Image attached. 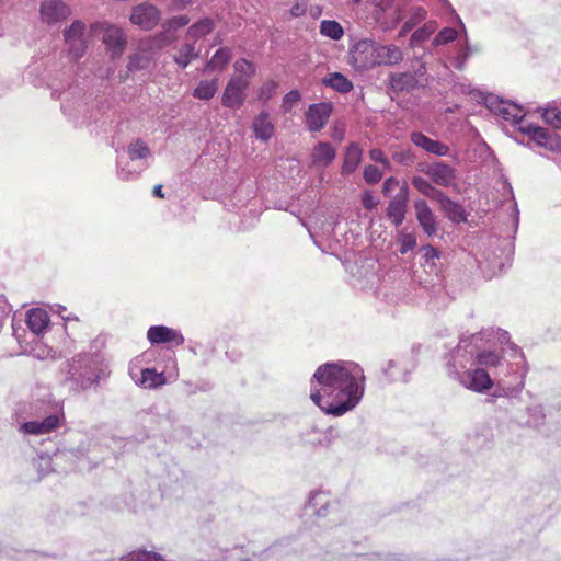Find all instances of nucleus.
I'll return each instance as SVG.
<instances>
[{
	"label": "nucleus",
	"instance_id": "9b49d317",
	"mask_svg": "<svg viewBox=\"0 0 561 561\" xmlns=\"http://www.w3.org/2000/svg\"><path fill=\"white\" fill-rule=\"evenodd\" d=\"M409 196V185L407 182H403L399 192L388 204L386 216L394 227L401 226L405 219Z\"/></svg>",
	"mask_w": 561,
	"mask_h": 561
},
{
	"label": "nucleus",
	"instance_id": "2f4dec72",
	"mask_svg": "<svg viewBox=\"0 0 561 561\" xmlns=\"http://www.w3.org/2000/svg\"><path fill=\"white\" fill-rule=\"evenodd\" d=\"M411 184L424 196L435 201L443 192L435 186V184L421 175H414L411 179Z\"/></svg>",
	"mask_w": 561,
	"mask_h": 561
},
{
	"label": "nucleus",
	"instance_id": "37998d69",
	"mask_svg": "<svg viewBox=\"0 0 561 561\" xmlns=\"http://www.w3.org/2000/svg\"><path fill=\"white\" fill-rule=\"evenodd\" d=\"M528 421L527 424L533 427H539L543 424L546 414L545 409L541 404H536L527 408Z\"/></svg>",
	"mask_w": 561,
	"mask_h": 561
},
{
	"label": "nucleus",
	"instance_id": "bf43d9fd",
	"mask_svg": "<svg viewBox=\"0 0 561 561\" xmlns=\"http://www.w3.org/2000/svg\"><path fill=\"white\" fill-rule=\"evenodd\" d=\"M426 11L422 7H414L411 9L410 18L411 26H415L421 21L425 20L426 18Z\"/></svg>",
	"mask_w": 561,
	"mask_h": 561
},
{
	"label": "nucleus",
	"instance_id": "0eeeda50",
	"mask_svg": "<svg viewBox=\"0 0 561 561\" xmlns=\"http://www.w3.org/2000/svg\"><path fill=\"white\" fill-rule=\"evenodd\" d=\"M485 105L492 113L503 119L512 122L514 125H518V127L524 125L525 111L519 105L494 95L485 99Z\"/></svg>",
	"mask_w": 561,
	"mask_h": 561
},
{
	"label": "nucleus",
	"instance_id": "1a4fd4ad",
	"mask_svg": "<svg viewBox=\"0 0 561 561\" xmlns=\"http://www.w3.org/2000/svg\"><path fill=\"white\" fill-rule=\"evenodd\" d=\"M85 24L79 20L65 30L64 37L68 48V56L71 60L77 61L80 59L87 49L84 39Z\"/></svg>",
	"mask_w": 561,
	"mask_h": 561
},
{
	"label": "nucleus",
	"instance_id": "a19ab883",
	"mask_svg": "<svg viewBox=\"0 0 561 561\" xmlns=\"http://www.w3.org/2000/svg\"><path fill=\"white\" fill-rule=\"evenodd\" d=\"M233 69L237 73H239L238 76L248 78L249 81L256 72L255 65L245 58L237 59L233 64Z\"/></svg>",
	"mask_w": 561,
	"mask_h": 561
},
{
	"label": "nucleus",
	"instance_id": "5701e85b",
	"mask_svg": "<svg viewBox=\"0 0 561 561\" xmlns=\"http://www.w3.org/2000/svg\"><path fill=\"white\" fill-rule=\"evenodd\" d=\"M376 66H394L403 59L401 48L394 44L381 45L376 43Z\"/></svg>",
	"mask_w": 561,
	"mask_h": 561
},
{
	"label": "nucleus",
	"instance_id": "ea45409f",
	"mask_svg": "<svg viewBox=\"0 0 561 561\" xmlns=\"http://www.w3.org/2000/svg\"><path fill=\"white\" fill-rule=\"evenodd\" d=\"M436 26L434 22L425 23L422 27L413 32L410 37V45L417 46L419 44L428 39V37L435 32Z\"/></svg>",
	"mask_w": 561,
	"mask_h": 561
},
{
	"label": "nucleus",
	"instance_id": "dca6fc26",
	"mask_svg": "<svg viewBox=\"0 0 561 561\" xmlns=\"http://www.w3.org/2000/svg\"><path fill=\"white\" fill-rule=\"evenodd\" d=\"M147 339L152 345L172 343L182 345L185 341L183 334L167 325H152L147 331Z\"/></svg>",
	"mask_w": 561,
	"mask_h": 561
},
{
	"label": "nucleus",
	"instance_id": "c9c22d12",
	"mask_svg": "<svg viewBox=\"0 0 561 561\" xmlns=\"http://www.w3.org/2000/svg\"><path fill=\"white\" fill-rule=\"evenodd\" d=\"M218 90V80H202L193 91V96L198 100L209 101Z\"/></svg>",
	"mask_w": 561,
	"mask_h": 561
},
{
	"label": "nucleus",
	"instance_id": "7c9ffc66",
	"mask_svg": "<svg viewBox=\"0 0 561 561\" xmlns=\"http://www.w3.org/2000/svg\"><path fill=\"white\" fill-rule=\"evenodd\" d=\"M491 337L496 339L501 345L506 346L505 348L503 347L502 350H504V353L507 354V356H510V343L512 342L510 341V335L507 331L502 330L500 328L484 329L476 334H472V340L482 341L484 339L490 340Z\"/></svg>",
	"mask_w": 561,
	"mask_h": 561
},
{
	"label": "nucleus",
	"instance_id": "39448f33",
	"mask_svg": "<svg viewBox=\"0 0 561 561\" xmlns=\"http://www.w3.org/2000/svg\"><path fill=\"white\" fill-rule=\"evenodd\" d=\"M127 154L131 162H137L136 168L122 165V160H117V176L123 181H131L148 168V159L151 157V150L147 144L138 138L127 146Z\"/></svg>",
	"mask_w": 561,
	"mask_h": 561
},
{
	"label": "nucleus",
	"instance_id": "864d4df0",
	"mask_svg": "<svg viewBox=\"0 0 561 561\" xmlns=\"http://www.w3.org/2000/svg\"><path fill=\"white\" fill-rule=\"evenodd\" d=\"M392 159L401 165L409 167L414 162V154L410 149H401L393 152Z\"/></svg>",
	"mask_w": 561,
	"mask_h": 561
},
{
	"label": "nucleus",
	"instance_id": "338daca9",
	"mask_svg": "<svg viewBox=\"0 0 561 561\" xmlns=\"http://www.w3.org/2000/svg\"><path fill=\"white\" fill-rule=\"evenodd\" d=\"M344 133H345L344 126H340V125L335 124L334 127L332 128L331 137L334 140L342 141L344 138Z\"/></svg>",
	"mask_w": 561,
	"mask_h": 561
},
{
	"label": "nucleus",
	"instance_id": "09e8293b",
	"mask_svg": "<svg viewBox=\"0 0 561 561\" xmlns=\"http://www.w3.org/2000/svg\"><path fill=\"white\" fill-rule=\"evenodd\" d=\"M125 561H164V559L159 553L140 550L129 553Z\"/></svg>",
	"mask_w": 561,
	"mask_h": 561
},
{
	"label": "nucleus",
	"instance_id": "7ed1b4c3",
	"mask_svg": "<svg viewBox=\"0 0 561 561\" xmlns=\"http://www.w3.org/2000/svg\"><path fill=\"white\" fill-rule=\"evenodd\" d=\"M65 385L75 392L96 387L107 376L103 355L98 352H82L66 360L62 365Z\"/></svg>",
	"mask_w": 561,
	"mask_h": 561
},
{
	"label": "nucleus",
	"instance_id": "052dcab7",
	"mask_svg": "<svg viewBox=\"0 0 561 561\" xmlns=\"http://www.w3.org/2000/svg\"><path fill=\"white\" fill-rule=\"evenodd\" d=\"M312 435H316L317 437L313 438V439H306L307 443L309 444H312V445H329L330 444V438H329V435L328 433H321L317 430H313L311 432Z\"/></svg>",
	"mask_w": 561,
	"mask_h": 561
},
{
	"label": "nucleus",
	"instance_id": "a878e982",
	"mask_svg": "<svg viewBox=\"0 0 561 561\" xmlns=\"http://www.w3.org/2000/svg\"><path fill=\"white\" fill-rule=\"evenodd\" d=\"M363 159V150L356 142H351L345 148L344 160L341 168V174L346 176L353 174Z\"/></svg>",
	"mask_w": 561,
	"mask_h": 561
},
{
	"label": "nucleus",
	"instance_id": "4d7b16f0",
	"mask_svg": "<svg viewBox=\"0 0 561 561\" xmlns=\"http://www.w3.org/2000/svg\"><path fill=\"white\" fill-rule=\"evenodd\" d=\"M175 41V36L172 33L167 32V30H161V32L154 35V42L159 47H165L171 45Z\"/></svg>",
	"mask_w": 561,
	"mask_h": 561
},
{
	"label": "nucleus",
	"instance_id": "20e7f679",
	"mask_svg": "<svg viewBox=\"0 0 561 561\" xmlns=\"http://www.w3.org/2000/svg\"><path fill=\"white\" fill-rule=\"evenodd\" d=\"M30 410V415L34 416V419L20 424L19 432L22 434L33 436L50 434L59 428L62 423V411L51 407L49 403H42L41 408L32 403Z\"/></svg>",
	"mask_w": 561,
	"mask_h": 561
},
{
	"label": "nucleus",
	"instance_id": "6e6552de",
	"mask_svg": "<svg viewBox=\"0 0 561 561\" xmlns=\"http://www.w3.org/2000/svg\"><path fill=\"white\" fill-rule=\"evenodd\" d=\"M422 171L437 186H457V170L444 161H434L430 163L426 168L422 169Z\"/></svg>",
	"mask_w": 561,
	"mask_h": 561
},
{
	"label": "nucleus",
	"instance_id": "473e14b6",
	"mask_svg": "<svg viewBox=\"0 0 561 561\" xmlns=\"http://www.w3.org/2000/svg\"><path fill=\"white\" fill-rule=\"evenodd\" d=\"M322 82L340 93H348L353 89L352 81L340 72L330 73Z\"/></svg>",
	"mask_w": 561,
	"mask_h": 561
},
{
	"label": "nucleus",
	"instance_id": "79ce46f5",
	"mask_svg": "<svg viewBox=\"0 0 561 561\" xmlns=\"http://www.w3.org/2000/svg\"><path fill=\"white\" fill-rule=\"evenodd\" d=\"M53 462L55 461V457H50L49 455L41 454L37 459L34 461V467L38 472V478L42 479L46 474H48L53 470Z\"/></svg>",
	"mask_w": 561,
	"mask_h": 561
},
{
	"label": "nucleus",
	"instance_id": "603ef678",
	"mask_svg": "<svg viewBox=\"0 0 561 561\" xmlns=\"http://www.w3.org/2000/svg\"><path fill=\"white\" fill-rule=\"evenodd\" d=\"M363 176L367 184L374 185L382 179V172L376 165L368 164L364 168Z\"/></svg>",
	"mask_w": 561,
	"mask_h": 561
},
{
	"label": "nucleus",
	"instance_id": "ddd939ff",
	"mask_svg": "<svg viewBox=\"0 0 561 561\" xmlns=\"http://www.w3.org/2000/svg\"><path fill=\"white\" fill-rule=\"evenodd\" d=\"M518 129L523 134L527 135L528 138L539 147H543L551 151L558 150L560 148L561 142L557 134L549 131L543 127L534 124H524L520 125Z\"/></svg>",
	"mask_w": 561,
	"mask_h": 561
},
{
	"label": "nucleus",
	"instance_id": "a211bd4d",
	"mask_svg": "<svg viewBox=\"0 0 561 561\" xmlns=\"http://www.w3.org/2000/svg\"><path fill=\"white\" fill-rule=\"evenodd\" d=\"M103 43L112 58L119 57L126 46V37L123 30L118 26L104 24L103 25Z\"/></svg>",
	"mask_w": 561,
	"mask_h": 561
},
{
	"label": "nucleus",
	"instance_id": "69168bd1",
	"mask_svg": "<svg viewBox=\"0 0 561 561\" xmlns=\"http://www.w3.org/2000/svg\"><path fill=\"white\" fill-rule=\"evenodd\" d=\"M307 11V5L305 3H296L290 9V14L295 18L302 16Z\"/></svg>",
	"mask_w": 561,
	"mask_h": 561
},
{
	"label": "nucleus",
	"instance_id": "a18cd8bd",
	"mask_svg": "<svg viewBox=\"0 0 561 561\" xmlns=\"http://www.w3.org/2000/svg\"><path fill=\"white\" fill-rule=\"evenodd\" d=\"M188 23L190 18L187 15H178L165 20L161 26L163 30H167V32L173 34L175 31L186 26Z\"/></svg>",
	"mask_w": 561,
	"mask_h": 561
},
{
	"label": "nucleus",
	"instance_id": "393cba45",
	"mask_svg": "<svg viewBox=\"0 0 561 561\" xmlns=\"http://www.w3.org/2000/svg\"><path fill=\"white\" fill-rule=\"evenodd\" d=\"M435 202L449 220L454 222L466 221L467 218L463 207L459 203L450 199L444 192L437 196Z\"/></svg>",
	"mask_w": 561,
	"mask_h": 561
},
{
	"label": "nucleus",
	"instance_id": "8fccbe9b",
	"mask_svg": "<svg viewBox=\"0 0 561 561\" xmlns=\"http://www.w3.org/2000/svg\"><path fill=\"white\" fill-rule=\"evenodd\" d=\"M542 118L553 128H561V111L558 107H547L543 110Z\"/></svg>",
	"mask_w": 561,
	"mask_h": 561
},
{
	"label": "nucleus",
	"instance_id": "2eb2a0df",
	"mask_svg": "<svg viewBox=\"0 0 561 561\" xmlns=\"http://www.w3.org/2000/svg\"><path fill=\"white\" fill-rule=\"evenodd\" d=\"M91 440L84 439L76 447H69L65 449H58L55 454V461L70 460L79 470L90 469V466L85 465V457L90 450Z\"/></svg>",
	"mask_w": 561,
	"mask_h": 561
},
{
	"label": "nucleus",
	"instance_id": "774afa93",
	"mask_svg": "<svg viewBox=\"0 0 561 561\" xmlns=\"http://www.w3.org/2000/svg\"><path fill=\"white\" fill-rule=\"evenodd\" d=\"M343 561H373V559L366 554H351L345 557Z\"/></svg>",
	"mask_w": 561,
	"mask_h": 561
},
{
	"label": "nucleus",
	"instance_id": "5fc2aeb1",
	"mask_svg": "<svg viewBox=\"0 0 561 561\" xmlns=\"http://www.w3.org/2000/svg\"><path fill=\"white\" fill-rule=\"evenodd\" d=\"M424 257V264L435 266V260L439 259V251L431 244L421 248Z\"/></svg>",
	"mask_w": 561,
	"mask_h": 561
},
{
	"label": "nucleus",
	"instance_id": "4468645a",
	"mask_svg": "<svg viewBox=\"0 0 561 561\" xmlns=\"http://www.w3.org/2000/svg\"><path fill=\"white\" fill-rule=\"evenodd\" d=\"M354 65L359 69H370L376 67V42L371 39L358 41L350 51Z\"/></svg>",
	"mask_w": 561,
	"mask_h": 561
},
{
	"label": "nucleus",
	"instance_id": "de8ad7c7",
	"mask_svg": "<svg viewBox=\"0 0 561 561\" xmlns=\"http://www.w3.org/2000/svg\"><path fill=\"white\" fill-rule=\"evenodd\" d=\"M278 83L274 80H268L260 88L257 98L261 102L266 103L277 92Z\"/></svg>",
	"mask_w": 561,
	"mask_h": 561
},
{
	"label": "nucleus",
	"instance_id": "6e6d98bb",
	"mask_svg": "<svg viewBox=\"0 0 561 561\" xmlns=\"http://www.w3.org/2000/svg\"><path fill=\"white\" fill-rule=\"evenodd\" d=\"M301 99V95L299 93V91L297 90H291L289 91L288 93H286L283 98V108L285 112H289L293 106L298 103Z\"/></svg>",
	"mask_w": 561,
	"mask_h": 561
},
{
	"label": "nucleus",
	"instance_id": "9d476101",
	"mask_svg": "<svg viewBox=\"0 0 561 561\" xmlns=\"http://www.w3.org/2000/svg\"><path fill=\"white\" fill-rule=\"evenodd\" d=\"M160 20V10L149 2H142L134 7L130 13V22L144 31L153 30Z\"/></svg>",
	"mask_w": 561,
	"mask_h": 561
},
{
	"label": "nucleus",
	"instance_id": "49530a36",
	"mask_svg": "<svg viewBox=\"0 0 561 561\" xmlns=\"http://www.w3.org/2000/svg\"><path fill=\"white\" fill-rule=\"evenodd\" d=\"M458 36V32L453 27H444L433 39L434 46H440L454 42Z\"/></svg>",
	"mask_w": 561,
	"mask_h": 561
},
{
	"label": "nucleus",
	"instance_id": "c03bdc74",
	"mask_svg": "<svg viewBox=\"0 0 561 561\" xmlns=\"http://www.w3.org/2000/svg\"><path fill=\"white\" fill-rule=\"evenodd\" d=\"M30 354L37 359L45 360V359H55L57 352L46 344H35L31 347Z\"/></svg>",
	"mask_w": 561,
	"mask_h": 561
},
{
	"label": "nucleus",
	"instance_id": "f8f14e48",
	"mask_svg": "<svg viewBox=\"0 0 561 561\" xmlns=\"http://www.w3.org/2000/svg\"><path fill=\"white\" fill-rule=\"evenodd\" d=\"M332 104L329 102L310 104L305 113V124L308 130L317 133L323 129L332 114Z\"/></svg>",
	"mask_w": 561,
	"mask_h": 561
},
{
	"label": "nucleus",
	"instance_id": "f257e3e1",
	"mask_svg": "<svg viewBox=\"0 0 561 561\" xmlns=\"http://www.w3.org/2000/svg\"><path fill=\"white\" fill-rule=\"evenodd\" d=\"M472 335L461 339L446 362L447 376L476 393L494 389L495 398L516 399L525 387L528 371L522 350L510 343V356L504 350L481 348Z\"/></svg>",
	"mask_w": 561,
	"mask_h": 561
},
{
	"label": "nucleus",
	"instance_id": "58836bf2",
	"mask_svg": "<svg viewBox=\"0 0 561 561\" xmlns=\"http://www.w3.org/2000/svg\"><path fill=\"white\" fill-rule=\"evenodd\" d=\"M231 50L228 47L219 48L206 64V70H222L225 66L231 60Z\"/></svg>",
	"mask_w": 561,
	"mask_h": 561
},
{
	"label": "nucleus",
	"instance_id": "f3484780",
	"mask_svg": "<svg viewBox=\"0 0 561 561\" xmlns=\"http://www.w3.org/2000/svg\"><path fill=\"white\" fill-rule=\"evenodd\" d=\"M410 140L417 148L436 157H447L450 152L448 145L440 140L430 138L422 131H412L410 134Z\"/></svg>",
	"mask_w": 561,
	"mask_h": 561
},
{
	"label": "nucleus",
	"instance_id": "b1692460",
	"mask_svg": "<svg viewBox=\"0 0 561 561\" xmlns=\"http://www.w3.org/2000/svg\"><path fill=\"white\" fill-rule=\"evenodd\" d=\"M389 89L392 92H411L419 85V80L410 71L392 72L388 77Z\"/></svg>",
	"mask_w": 561,
	"mask_h": 561
},
{
	"label": "nucleus",
	"instance_id": "f704fd0d",
	"mask_svg": "<svg viewBox=\"0 0 561 561\" xmlns=\"http://www.w3.org/2000/svg\"><path fill=\"white\" fill-rule=\"evenodd\" d=\"M214 28V22L209 18H204L191 25L186 32V38L197 41L208 35Z\"/></svg>",
	"mask_w": 561,
	"mask_h": 561
},
{
	"label": "nucleus",
	"instance_id": "cd10ccee",
	"mask_svg": "<svg viewBox=\"0 0 561 561\" xmlns=\"http://www.w3.org/2000/svg\"><path fill=\"white\" fill-rule=\"evenodd\" d=\"M312 162L316 165L328 167L336 157V150L330 142H319L312 150Z\"/></svg>",
	"mask_w": 561,
	"mask_h": 561
},
{
	"label": "nucleus",
	"instance_id": "4be33fe9",
	"mask_svg": "<svg viewBox=\"0 0 561 561\" xmlns=\"http://www.w3.org/2000/svg\"><path fill=\"white\" fill-rule=\"evenodd\" d=\"M335 506V503L331 500V496L325 491H313L310 493L307 510L318 517H325L330 511Z\"/></svg>",
	"mask_w": 561,
	"mask_h": 561
},
{
	"label": "nucleus",
	"instance_id": "680f3d73",
	"mask_svg": "<svg viewBox=\"0 0 561 561\" xmlns=\"http://www.w3.org/2000/svg\"><path fill=\"white\" fill-rule=\"evenodd\" d=\"M398 186H401L399 180L394 176H389L388 179L385 180L382 184L383 195L388 196Z\"/></svg>",
	"mask_w": 561,
	"mask_h": 561
},
{
	"label": "nucleus",
	"instance_id": "e433bc0d",
	"mask_svg": "<svg viewBox=\"0 0 561 561\" xmlns=\"http://www.w3.org/2000/svg\"><path fill=\"white\" fill-rule=\"evenodd\" d=\"M385 376L390 381H408L409 370L402 365V363L397 360H389L387 366L383 368Z\"/></svg>",
	"mask_w": 561,
	"mask_h": 561
},
{
	"label": "nucleus",
	"instance_id": "423d86ee",
	"mask_svg": "<svg viewBox=\"0 0 561 561\" xmlns=\"http://www.w3.org/2000/svg\"><path fill=\"white\" fill-rule=\"evenodd\" d=\"M249 87L248 78L232 76L228 80L221 95L222 106L230 110L240 108L245 102Z\"/></svg>",
	"mask_w": 561,
	"mask_h": 561
},
{
	"label": "nucleus",
	"instance_id": "bb28decb",
	"mask_svg": "<svg viewBox=\"0 0 561 561\" xmlns=\"http://www.w3.org/2000/svg\"><path fill=\"white\" fill-rule=\"evenodd\" d=\"M252 129L257 139L267 142L274 135L275 127L266 111H262L252 122Z\"/></svg>",
	"mask_w": 561,
	"mask_h": 561
},
{
	"label": "nucleus",
	"instance_id": "13d9d810",
	"mask_svg": "<svg viewBox=\"0 0 561 561\" xmlns=\"http://www.w3.org/2000/svg\"><path fill=\"white\" fill-rule=\"evenodd\" d=\"M458 21H459V24L461 26V31L465 35V42H466V45H465V48H463V53H462V57H463V60L459 62V65L457 66L458 69H461L466 59L471 56L474 51H477V48H473L472 46L469 45V42H468V35H467V31H466V27H465V24L462 23V21L458 18Z\"/></svg>",
	"mask_w": 561,
	"mask_h": 561
},
{
	"label": "nucleus",
	"instance_id": "c756f323",
	"mask_svg": "<svg viewBox=\"0 0 561 561\" xmlns=\"http://www.w3.org/2000/svg\"><path fill=\"white\" fill-rule=\"evenodd\" d=\"M396 243L398 245V252L402 255L413 251L417 245V238L414 231L408 228L398 230L396 236Z\"/></svg>",
	"mask_w": 561,
	"mask_h": 561
},
{
	"label": "nucleus",
	"instance_id": "c85d7f7f",
	"mask_svg": "<svg viewBox=\"0 0 561 561\" xmlns=\"http://www.w3.org/2000/svg\"><path fill=\"white\" fill-rule=\"evenodd\" d=\"M165 376L163 373H157L153 368H145L140 371V378L135 382L145 389H156L165 383Z\"/></svg>",
	"mask_w": 561,
	"mask_h": 561
},
{
	"label": "nucleus",
	"instance_id": "6ab92c4d",
	"mask_svg": "<svg viewBox=\"0 0 561 561\" xmlns=\"http://www.w3.org/2000/svg\"><path fill=\"white\" fill-rule=\"evenodd\" d=\"M413 206L415 209L416 220L423 232L428 237L434 236L437 232L438 224L427 202L421 198L415 199Z\"/></svg>",
	"mask_w": 561,
	"mask_h": 561
},
{
	"label": "nucleus",
	"instance_id": "412c9836",
	"mask_svg": "<svg viewBox=\"0 0 561 561\" xmlns=\"http://www.w3.org/2000/svg\"><path fill=\"white\" fill-rule=\"evenodd\" d=\"M69 14V7L61 0H46L41 5V18L48 25L67 19Z\"/></svg>",
	"mask_w": 561,
	"mask_h": 561
},
{
	"label": "nucleus",
	"instance_id": "4c0bfd02",
	"mask_svg": "<svg viewBox=\"0 0 561 561\" xmlns=\"http://www.w3.org/2000/svg\"><path fill=\"white\" fill-rule=\"evenodd\" d=\"M319 32L322 36L333 41H340L344 36L343 26L335 20L321 21Z\"/></svg>",
	"mask_w": 561,
	"mask_h": 561
},
{
	"label": "nucleus",
	"instance_id": "e2e57ef3",
	"mask_svg": "<svg viewBox=\"0 0 561 561\" xmlns=\"http://www.w3.org/2000/svg\"><path fill=\"white\" fill-rule=\"evenodd\" d=\"M362 203H363L364 208H366L368 210L374 209L378 204V202L375 199V197L373 196V194L370 192L364 193Z\"/></svg>",
	"mask_w": 561,
	"mask_h": 561
},
{
	"label": "nucleus",
	"instance_id": "3c124183",
	"mask_svg": "<svg viewBox=\"0 0 561 561\" xmlns=\"http://www.w3.org/2000/svg\"><path fill=\"white\" fill-rule=\"evenodd\" d=\"M149 64L150 60L147 56H145L144 54H135L129 57L127 68L128 71L134 72L147 68Z\"/></svg>",
	"mask_w": 561,
	"mask_h": 561
},
{
	"label": "nucleus",
	"instance_id": "f03ea898",
	"mask_svg": "<svg viewBox=\"0 0 561 561\" xmlns=\"http://www.w3.org/2000/svg\"><path fill=\"white\" fill-rule=\"evenodd\" d=\"M365 393V375L354 362L321 364L310 378V399L327 415L354 410Z\"/></svg>",
	"mask_w": 561,
	"mask_h": 561
},
{
	"label": "nucleus",
	"instance_id": "72a5a7b5",
	"mask_svg": "<svg viewBox=\"0 0 561 561\" xmlns=\"http://www.w3.org/2000/svg\"><path fill=\"white\" fill-rule=\"evenodd\" d=\"M199 56V51L195 49L194 44L185 43L179 49V53L173 56L174 62L185 69L194 59H197Z\"/></svg>",
	"mask_w": 561,
	"mask_h": 561
},
{
	"label": "nucleus",
	"instance_id": "0e129e2a",
	"mask_svg": "<svg viewBox=\"0 0 561 561\" xmlns=\"http://www.w3.org/2000/svg\"><path fill=\"white\" fill-rule=\"evenodd\" d=\"M193 0H172L169 7L170 11H179L192 4Z\"/></svg>",
	"mask_w": 561,
	"mask_h": 561
},
{
	"label": "nucleus",
	"instance_id": "aec40b11",
	"mask_svg": "<svg viewBox=\"0 0 561 561\" xmlns=\"http://www.w3.org/2000/svg\"><path fill=\"white\" fill-rule=\"evenodd\" d=\"M25 323L35 336H43L51 329L50 317L45 309L32 308L25 313Z\"/></svg>",
	"mask_w": 561,
	"mask_h": 561
}]
</instances>
